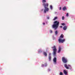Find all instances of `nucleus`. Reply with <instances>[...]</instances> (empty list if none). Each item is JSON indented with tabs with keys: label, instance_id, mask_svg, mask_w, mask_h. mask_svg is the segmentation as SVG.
I'll return each mask as SVG.
<instances>
[{
	"label": "nucleus",
	"instance_id": "7ed1b4c3",
	"mask_svg": "<svg viewBox=\"0 0 75 75\" xmlns=\"http://www.w3.org/2000/svg\"><path fill=\"white\" fill-rule=\"evenodd\" d=\"M52 48H53V55H55L56 54V52H57V49H56V47L55 46H54L53 47H52Z\"/></svg>",
	"mask_w": 75,
	"mask_h": 75
},
{
	"label": "nucleus",
	"instance_id": "6e6552de",
	"mask_svg": "<svg viewBox=\"0 0 75 75\" xmlns=\"http://www.w3.org/2000/svg\"><path fill=\"white\" fill-rule=\"evenodd\" d=\"M56 61L57 59L56 58L54 57L53 59V62H54V64H56Z\"/></svg>",
	"mask_w": 75,
	"mask_h": 75
},
{
	"label": "nucleus",
	"instance_id": "2eb2a0df",
	"mask_svg": "<svg viewBox=\"0 0 75 75\" xmlns=\"http://www.w3.org/2000/svg\"><path fill=\"white\" fill-rule=\"evenodd\" d=\"M58 18L57 17H55L54 19H53V20L54 21V20H56V19H57V18Z\"/></svg>",
	"mask_w": 75,
	"mask_h": 75
},
{
	"label": "nucleus",
	"instance_id": "9d476101",
	"mask_svg": "<svg viewBox=\"0 0 75 75\" xmlns=\"http://www.w3.org/2000/svg\"><path fill=\"white\" fill-rule=\"evenodd\" d=\"M63 10L64 11H65V10H67V7L66 6H64L63 8Z\"/></svg>",
	"mask_w": 75,
	"mask_h": 75
},
{
	"label": "nucleus",
	"instance_id": "bb28decb",
	"mask_svg": "<svg viewBox=\"0 0 75 75\" xmlns=\"http://www.w3.org/2000/svg\"><path fill=\"white\" fill-rule=\"evenodd\" d=\"M50 55H51V54L50 53Z\"/></svg>",
	"mask_w": 75,
	"mask_h": 75
},
{
	"label": "nucleus",
	"instance_id": "f3484780",
	"mask_svg": "<svg viewBox=\"0 0 75 75\" xmlns=\"http://www.w3.org/2000/svg\"><path fill=\"white\" fill-rule=\"evenodd\" d=\"M50 8H51V9H52V6L51 5L50 6Z\"/></svg>",
	"mask_w": 75,
	"mask_h": 75
},
{
	"label": "nucleus",
	"instance_id": "f257e3e1",
	"mask_svg": "<svg viewBox=\"0 0 75 75\" xmlns=\"http://www.w3.org/2000/svg\"><path fill=\"white\" fill-rule=\"evenodd\" d=\"M43 5L44 6L45 8L44 13H46V11H48L49 10V9L48 8V4L47 3L44 4H43Z\"/></svg>",
	"mask_w": 75,
	"mask_h": 75
},
{
	"label": "nucleus",
	"instance_id": "412c9836",
	"mask_svg": "<svg viewBox=\"0 0 75 75\" xmlns=\"http://www.w3.org/2000/svg\"><path fill=\"white\" fill-rule=\"evenodd\" d=\"M62 25H65V23H62Z\"/></svg>",
	"mask_w": 75,
	"mask_h": 75
},
{
	"label": "nucleus",
	"instance_id": "a211bd4d",
	"mask_svg": "<svg viewBox=\"0 0 75 75\" xmlns=\"http://www.w3.org/2000/svg\"><path fill=\"white\" fill-rule=\"evenodd\" d=\"M62 72H60V75H62Z\"/></svg>",
	"mask_w": 75,
	"mask_h": 75
},
{
	"label": "nucleus",
	"instance_id": "f03ea898",
	"mask_svg": "<svg viewBox=\"0 0 75 75\" xmlns=\"http://www.w3.org/2000/svg\"><path fill=\"white\" fill-rule=\"evenodd\" d=\"M59 22H58L57 21H56L54 22V24H54L53 26V28H55V30H56L58 26V25H59Z\"/></svg>",
	"mask_w": 75,
	"mask_h": 75
},
{
	"label": "nucleus",
	"instance_id": "39448f33",
	"mask_svg": "<svg viewBox=\"0 0 75 75\" xmlns=\"http://www.w3.org/2000/svg\"><path fill=\"white\" fill-rule=\"evenodd\" d=\"M62 60L63 62L64 63H66V62H67V59L65 58L64 57H63L62 58Z\"/></svg>",
	"mask_w": 75,
	"mask_h": 75
},
{
	"label": "nucleus",
	"instance_id": "5701e85b",
	"mask_svg": "<svg viewBox=\"0 0 75 75\" xmlns=\"http://www.w3.org/2000/svg\"><path fill=\"white\" fill-rule=\"evenodd\" d=\"M60 28H62V26H60Z\"/></svg>",
	"mask_w": 75,
	"mask_h": 75
},
{
	"label": "nucleus",
	"instance_id": "393cba45",
	"mask_svg": "<svg viewBox=\"0 0 75 75\" xmlns=\"http://www.w3.org/2000/svg\"><path fill=\"white\" fill-rule=\"evenodd\" d=\"M50 33H52V30H50Z\"/></svg>",
	"mask_w": 75,
	"mask_h": 75
},
{
	"label": "nucleus",
	"instance_id": "4468645a",
	"mask_svg": "<svg viewBox=\"0 0 75 75\" xmlns=\"http://www.w3.org/2000/svg\"><path fill=\"white\" fill-rule=\"evenodd\" d=\"M66 29H67V27H66V26H64L63 28V30H66Z\"/></svg>",
	"mask_w": 75,
	"mask_h": 75
},
{
	"label": "nucleus",
	"instance_id": "aec40b11",
	"mask_svg": "<svg viewBox=\"0 0 75 75\" xmlns=\"http://www.w3.org/2000/svg\"><path fill=\"white\" fill-rule=\"evenodd\" d=\"M66 16H67V17L68 16V13H67V14H66Z\"/></svg>",
	"mask_w": 75,
	"mask_h": 75
},
{
	"label": "nucleus",
	"instance_id": "423d86ee",
	"mask_svg": "<svg viewBox=\"0 0 75 75\" xmlns=\"http://www.w3.org/2000/svg\"><path fill=\"white\" fill-rule=\"evenodd\" d=\"M64 67L66 68V69H69V67H71L70 65H67V64H65L64 65Z\"/></svg>",
	"mask_w": 75,
	"mask_h": 75
},
{
	"label": "nucleus",
	"instance_id": "0eeeda50",
	"mask_svg": "<svg viewBox=\"0 0 75 75\" xmlns=\"http://www.w3.org/2000/svg\"><path fill=\"white\" fill-rule=\"evenodd\" d=\"M67 71V70H66V69L64 70V72L65 75H67V74H68V71Z\"/></svg>",
	"mask_w": 75,
	"mask_h": 75
},
{
	"label": "nucleus",
	"instance_id": "20e7f679",
	"mask_svg": "<svg viewBox=\"0 0 75 75\" xmlns=\"http://www.w3.org/2000/svg\"><path fill=\"white\" fill-rule=\"evenodd\" d=\"M65 41V39L62 40L60 38L59 39V43H63V42H64Z\"/></svg>",
	"mask_w": 75,
	"mask_h": 75
},
{
	"label": "nucleus",
	"instance_id": "6ab92c4d",
	"mask_svg": "<svg viewBox=\"0 0 75 75\" xmlns=\"http://www.w3.org/2000/svg\"><path fill=\"white\" fill-rule=\"evenodd\" d=\"M49 59L50 61V60H51V56H49Z\"/></svg>",
	"mask_w": 75,
	"mask_h": 75
},
{
	"label": "nucleus",
	"instance_id": "dca6fc26",
	"mask_svg": "<svg viewBox=\"0 0 75 75\" xmlns=\"http://www.w3.org/2000/svg\"><path fill=\"white\" fill-rule=\"evenodd\" d=\"M57 33H58V32L57 31V30H56L55 32V34H57Z\"/></svg>",
	"mask_w": 75,
	"mask_h": 75
},
{
	"label": "nucleus",
	"instance_id": "a878e982",
	"mask_svg": "<svg viewBox=\"0 0 75 75\" xmlns=\"http://www.w3.org/2000/svg\"><path fill=\"white\" fill-rule=\"evenodd\" d=\"M43 25H45V23H43Z\"/></svg>",
	"mask_w": 75,
	"mask_h": 75
},
{
	"label": "nucleus",
	"instance_id": "1a4fd4ad",
	"mask_svg": "<svg viewBox=\"0 0 75 75\" xmlns=\"http://www.w3.org/2000/svg\"><path fill=\"white\" fill-rule=\"evenodd\" d=\"M61 51V47H59V50L57 52L58 53H59Z\"/></svg>",
	"mask_w": 75,
	"mask_h": 75
},
{
	"label": "nucleus",
	"instance_id": "ddd939ff",
	"mask_svg": "<svg viewBox=\"0 0 75 75\" xmlns=\"http://www.w3.org/2000/svg\"><path fill=\"white\" fill-rule=\"evenodd\" d=\"M46 1V0H42V3H45Z\"/></svg>",
	"mask_w": 75,
	"mask_h": 75
},
{
	"label": "nucleus",
	"instance_id": "4be33fe9",
	"mask_svg": "<svg viewBox=\"0 0 75 75\" xmlns=\"http://www.w3.org/2000/svg\"><path fill=\"white\" fill-rule=\"evenodd\" d=\"M64 17L63 16V17H62V19L63 20H64Z\"/></svg>",
	"mask_w": 75,
	"mask_h": 75
},
{
	"label": "nucleus",
	"instance_id": "9b49d317",
	"mask_svg": "<svg viewBox=\"0 0 75 75\" xmlns=\"http://www.w3.org/2000/svg\"><path fill=\"white\" fill-rule=\"evenodd\" d=\"M64 35L63 34H62L60 36V38H64Z\"/></svg>",
	"mask_w": 75,
	"mask_h": 75
},
{
	"label": "nucleus",
	"instance_id": "b1692460",
	"mask_svg": "<svg viewBox=\"0 0 75 75\" xmlns=\"http://www.w3.org/2000/svg\"><path fill=\"white\" fill-rule=\"evenodd\" d=\"M59 10H61V7H59Z\"/></svg>",
	"mask_w": 75,
	"mask_h": 75
},
{
	"label": "nucleus",
	"instance_id": "f8f14e48",
	"mask_svg": "<svg viewBox=\"0 0 75 75\" xmlns=\"http://www.w3.org/2000/svg\"><path fill=\"white\" fill-rule=\"evenodd\" d=\"M43 54L46 57L47 56V53L45 52H44Z\"/></svg>",
	"mask_w": 75,
	"mask_h": 75
}]
</instances>
